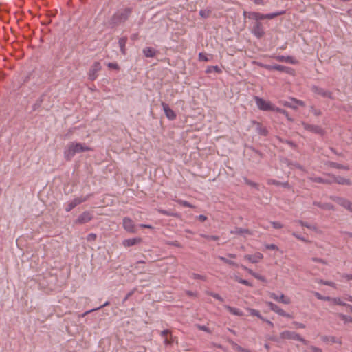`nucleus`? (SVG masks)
Wrapping results in <instances>:
<instances>
[{"instance_id": "obj_59", "label": "nucleus", "mask_w": 352, "mask_h": 352, "mask_svg": "<svg viewBox=\"0 0 352 352\" xmlns=\"http://www.w3.org/2000/svg\"><path fill=\"white\" fill-rule=\"evenodd\" d=\"M254 277L255 278L262 281V282H265L266 281V278L263 276H262V275H261V274H259L258 273H255V275H254Z\"/></svg>"}, {"instance_id": "obj_1", "label": "nucleus", "mask_w": 352, "mask_h": 352, "mask_svg": "<svg viewBox=\"0 0 352 352\" xmlns=\"http://www.w3.org/2000/svg\"><path fill=\"white\" fill-rule=\"evenodd\" d=\"M285 13V10L278 11L269 14H262L256 12H244L243 14L250 19L255 20L251 28V32L258 38H262L265 32L263 24L260 20L272 19Z\"/></svg>"}, {"instance_id": "obj_21", "label": "nucleus", "mask_w": 352, "mask_h": 352, "mask_svg": "<svg viewBox=\"0 0 352 352\" xmlns=\"http://www.w3.org/2000/svg\"><path fill=\"white\" fill-rule=\"evenodd\" d=\"M309 179L313 182L319 183V184H331L333 183L331 179H323L320 177H310Z\"/></svg>"}, {"instance_id": "obj_63", "label": "nucleus", "mask_w": 352, "mask_h": 352, "mask_svg": "<svg viewBox=\"0 0 352 352\" xmlns=\"http://www.w3.org/2000/svg\"><path fill=\"white\" fill-rule=\"evenodd\" d=\"M312 260L314 262L320 263H322V264H327V262L324 260H323L322 258H320L314 257V258H312Z\"/></svg>"}, {"instance_id": "obj_5", "label": "nucleus", "mask_w": 352, "mask_h": 352, "mask_svg": "<svg viewBox=\"0 0 352 352\" xmlns=\"http://www.w3.org/2000/svg\"><path fill=\"white\" fill-rule=\"evenodd\" d=\"M330 199L352 213V202L349 199L338 196H331Z\"/></svg>"}, {"instance_id": "obj_12", "label": "nucleus", "mask_w": 352, "mask_h": 352, "mask_svg": "<svg viewBox=\"0 0 352 352\" xmlns=\"http://www.w3.org/2000/svg\"><path fill=\"white\" fill-rule=\"evenodd\" d=\"M122 226L124 229L130 233H135L137 232L133 221L129 217H124L122 220Z\"/></svg>"}, {"instance_id": "obj_60", "label": "nucleus", "mask_w": 352, "mask_h": 352, "mask_svg": "<svg viewBox=\"0 0 352 352\" xmlns=\"http://www.w3.org/2000/svg\"><path fill=\"white\" fill-rule=\"evenodd\" d=\"M293 324L297 328H301V329L305 328V325L303 323L298 322L296 321L293 322Z\"/></svg>"}, {"instance_id": "obj_43", "label": "nucleus", "mask_w": 352, "mask_h": 352, "mask_svg": "<svg viewBox=\"0 0 352 352\" xmlns=\"http://www.w3.org/2000/svg\"><path fill=\"white\" fill-rule=\"evenodd\" d=\"M314 296L318 300H331V298L329 296H323L319 292H314Z\"/></svg>"}, {"instance_id": "obj_35", "label": "nucleus", "mask_w": 352, "mask_h": 352, "mask_svg": "<svg viewBox=\"0 0 352 352\" xmlns=\"http://www.w3.org/2000/svg\"><path fill=\"white\" fill-rule=\"evenodd\" d=\"M109 305V302L107 301L102 305H101V306H100V307H98L97 308H94V309H92L91 310L85 311V313H83L82 314V317H84V316H87V314H90V313H91V312H93L94 311L99 310V309H100L101 308H102L104 307L108 306Z\"/></svg>"}, {"instance_id": "obj_50", "label": "nucleus", "mask_w": 352, "mask_h": 352, "mask_svg": "<svg viewBox=\"0 0 352 352\" xmlns=\"http://www.w3.org/2000/svg\"><path fill=\"white\" fill-rule=\"evenodd\" d=\"M241 267L245 271H246L248 274H250V275H252V276H254L255 275V273L252 270L247 267L246 266L243 265H241Z\"/></svg>"}, {"instance_id": "obj_23", "label": "nucleus", "mask_w": 352, "mask_h": 352, "mask_svg": "<svg viewBox=\"0 0 352 352\" xmlns=\"http://www.w3.org/2000/svg\"><path fill=\"white\" fill-rule=\"evenodd\" d=\"M157 51L153 47H146L143 49V54L147 58H153L155 56Z\"/></svg>"}, {"instance_id": "obj_19", "label": "nucleus", "mask_w": 352, "mask_h": 352, "mask_svg": "<svg viewBox=\"0 0 352 352\" xmlns=\"http://www.w3.org/2000/svg\"><path fill=\"white\" fill-rule=\"evenodd\" d=\"M329 175L332 178V181H333V183L336 182L338 184L347 186H350L352 184V182L349 179H346L341 176H335L333 175Z\"/></svg>"}, {"instance_id": "obj_6", "label": "nucleus", "mask_w": 352, "mask_h": 352, "mask_svg": "<svg viewBox=\"0 0 352 352\" xmlns=\"http://www.w3.org/2000/svg\"><path fill=\"white\" fill-rule=\"evenodd\" d=\"M254 101L257 107L261 110L265 111H271L272 109L273 104L270 101L265 100L259 96H254Z\"/></svg>"}, {"instance_id": "obj_14", "label": "nucleus", "mask_w": 352, "mask_h": 352, "mask_svg": "<svg viewBox=\"0 0 352 352\" xmlns=\"http://www.w3.org/2000/svg\"><path fill=\"white\" fill-rule=\"evenodd\" d=\"M267 305L268 307L275 313L278 314L280 316H282L283 317L286 318H292L291 315L285 312L283 309H281L279 306L274 304L272 302H267Z\"/></svg>"}, {"instance_id": "obj_58", "label": "nucleus", "mask_w": 352, "mask_h": 352, "mask_svg": "<svg viewBox=\"0 0 352 352\" xmlns=\"http://www.w3.org/2000/svg\"><path fill=\"white\" fill-rule=\"evenodd\" d=\"M292 235L294 237H296V239H299V240H300V241H302L303 242H307V240L305 238L301 236L300 235H299L296 232H292Z\"/></svg>"}, {"instance_id": "obj_55", "label": "nucleus", "mask_w": 352, "mask_h": 352, "mask_svg": "<svg viewBox=\"0 0 352 352\" xmlns=\"http://www.w3.org/2000/svg\"><path fill=\"white\" fill-rule=\"evenodd\" d=\"M232 345L233 349H234L236 351H237V352H241V350H242V349H243V347H242V346H241L240 345H239L238 344H236V343H235V342H232Z\"/></svg>"}, {"instance_id": "obj_8", "label": "nucleus", "mask_w": 352, "mask_h": 352, "mask_svg": "<svg viewBox=\"0 0 352 352\" xmlns=\"http://www.w3.org/2000/svg\"><path fill=\"white\" fill-rule=\"evenodd\" d=\"M94 218L93 214L89 211H85L74 221L75 225H82L91 221Z\"/></svg>"}, {"instance_id": "obj_44", "label": "nucleus", "mask_w": 352, "mask_h": 352, "mask_svg": "<svg viewBox=\"0 0 352 352\" xmlns=\"http://www.w3.org/2000/svg\"><path fill=\"white\" fill-rule=\"evenodd\" d=\"M202 237L205 238L207 240L210 241H218L219 237L217 236H213V235H206V234H201Z\"/></svg>"}, {"instance_id": "obj_45", "label": "nucleus", "mask_w": 352, "mask_h": 352, "mask_svg": "<svg viewBox=\"0 0 352 352\" xmlns=\"http://www.w3.org/2000/svg\"><path fill=\"white\" fill-rule=\"evenodd\" d=\"M271 111H275L281 114L286 113V110L277 107L274 104H273Z\"/></svg>"}, {"instance_id": "obj_2", "label": "nucleus", "mask_w": 352, "mask_h": 352, "mask_svg": "<svg viewBox=\"0 0 352 352\" xmlns=\"http://www.w3.org/2000/svg\"><path fill=\"white\" fill-rule=\"evenodd\" d=\"M91 151L93 149L85 144L72 142L68 144L65 148L64 157L67 161H70L76 154Z\"/></svg>"}, {"instance_id": "obj_38", "label": "nucleus", "mask_w": 352, "mask_h": 352, "mask_svg": "<svg viewBox=\"0 0 352 352\" xmlns=\"http://www.w3.org/2000/svg\"><path fill=\"white\" fill-rule=\"evenodd\" d=\"M212 72L219 74L221 72V69L217 65H215V66L208 67L206 71V73H210Z\"/></svg>"}, {"instance_id": "obj_20", "label": "nucleus", "mask_w": 352, "mask_h": 352, "mask_svg": "<svg viewBox=\"0 0 352 352\" xmlns=\"http://www.w3.org/2000/svg\"><path fill=\"white\" fill-rule=\"evenodd\" d=\"M142 241L141 238H133L125 239L122 241V245L126 247H131L140 243Z\"/></svg>"}, {"instance_id": "obj_10", "label": "nucleus", "mask_w": 352, "mask_h": 352, "mask_svg": "<svg viewBox=\"0 0 352 352\" xmlns=\"http://www.w3.org/2000/svg\"><path fill=\"white\" fill-rule=\"evenodd\" d=\"M301 124L306 131H308L313 133L318 134V135H323L324 133V129L318 125L310 124L305 122H302Z\"/></svg>"}, {"instance_id": "obj_37", "label": "nucleus", "mask_w": 352, "mask_h": 352, "mask_svg": "<svg viewBox=\"0 0 352 352\" xmlns=\"http://www.w3.org/2000/svg\"><path fill=\"white\" fill-rule=\"evenodd\" d=\"M334 304L336 305H341V306H344V307H347V303L344 302L341 298H331V300Z\"/></svg>"}, {"instance_id": "obj_41", "label": "nucleus", "mask_w": 352, "mask_h": 352, "mask_svg": "<svg viewBox=\"0 0 352 352\" xmlns=\"http://www.w3.org/2000/svg\"><path fill=\"white\" fill-rule=\"evenodd\" d=\"M310 111L314 113L316 116H320L322 115V111L320 109L316 108L314 105L310 107Z\"/></svg>"}, {"instance_id": "obj_24", "label": "nucleus", "mask_w": 352, "mask_h": 352, "mask_svg": "<svg viewBox=\"0 0 352 352\" xmlns=\"http://www.w3.org/2000/svg\"><path fill=\"white\" fill-rule=\"evenodd\" d=\"M230 234H240V235L246 234L252 235V232L248 229H245V228H236L234 230L230 231Z\"/></svg>"}, {"instance_id": "obj_18", "label": "nucleus", "mask_w": 352, "mask_h": 352, "mask_svg": "<svg viewBox=\"0 0 352 352\" xmlns=\"http://www.w3.org/2000/svg\"><path fill=\"white\" fill-rule=\"evenodd\" d=\"M162 106L164 110V112L167 117L168 119L170 120H173L176 118V114L169 107L168 104L162 102Z\"/></svg>"}, {"instance_id": "obj_17", "label": "nucleus", "mask_w": 352, "mask_h": 352, "mask_svg": "<svg viewBox=\"0 0 352 352\" xmlns=\"http://www.w3.org/2000/svg\"><path fill=\"white\" fill-rule=\"evenodd\" d=\"M270 296L277 302L288 305L291 302V300L289 297L285 296L283 294H281L279 296L274 292L270 293Z\"/></svg>"}, {"instance_id": "obj_57", "label": "nucleus", "mask_w": 352, "mask_h": 352, "mask_svg": "<svg viewBox=\"0 0 352 352\" xmlns=\"http://www.w3.org/2000/svg\"><path fill=\"white\" fill-rule=\"evenodd\" d=\"M197 327L198 328V329H199L201 331H206L208 333L210 332L209 328L205 325L197 324Z\"/></svg>"}, {"instance_id": "obj_62", "label": "nucleus", "mask_w": 352, "mask_h": 352, "mask_svg": "<svg viewBox=\"0 0 352 352\" xmlns=\"http://www.w3.org/2000/svg\"><path fill=\"white\" fill-rule=\"evenodd\" d=\"M199 59L200 60H203V61H208V58H207L206 55L204 54V53H199Z\"/></svg>"}, {"instance_id": "obj_26", "label": "nucleus", "mask_w": 352, "mask_h": 352, "mask_svg": "<svg viewBox=\"0 0 352 352\" xmlns=\"http://www.w3.org/2000/svg\"><path fill=\"white\" fill-rule=\"evenodd\" d=\"M254 124H256V131L258 133L261 135L267 136L268 134V131L266 127L263 126V125L258 122H254Z\"/></svg>"}, {"instance_id": "obj_47", "label": "nucleus", "mask_w": 352, "mask_h": 352, "mask_svg": "<svg viewBox=\"0 0 352 352\" xmlns=\"http://www.w3.org/2000/svg\"><path fill=\"white\" fill-rule=\"evenodd\" d=\"M244 181H245V183L250 186H252V187H254V188H256L258 186V184L250 179H248V178H244Z\"/></svg>"}, {"instance_id": "obj_48", "label": "nucleus", "mask_w": 352, "mask_h": 352, "mask_svg": "<svg viewBox=\"0 0 352 352\" xmlns=\"http://www.w3.org/2000/svg\"><path fill=\"white\" fill-rule=\"evenodd\" d=\"M320 283L322 285L330 286V287H336V285L335 283L331 282V281H329V280H321Z\"/></svg>"}, {"instance_id": "obj_16", "label": "nucleus", "mask_w": 352, "mask_h": 352, "mask_svg": "<svg viewBox=\"0 0 352 352\" xmlns=\"http://www.w3.org/2000/svg\"><path fill=\"white\" fill-rule=\"evenodd\" d=\"M244 258L252 263H257L263 258V255L261 252H256L254 254H245Z\"/></svg>"}, {"instance_id": "obj_46", "label": "nucleus", "mask_w": 352, "mask_h": 352, "mask_svg": "<svg viewBox=\"0 0 352 352\" xmlns=\"http://www.w3.org/2000/svg\"><path fill=\"white\" fill-rule=\"evenodd\" d=\"M107 67L109 69H116V70H119L120 69V66L116 63H109L107 64Z\"/></svg>"}, {"instance_id": "obj_22", "label": "nucleus", "mask_w": 352, "mask_h": 352, "mask_svg": "<svg viewBox=\"0 0 352 352\" xmlns=\"http://www.w3.org/2000/svg\"><path fill=\"white\" fill-rule=\"evenodd\" d=\"M127 41H128V38L126 36L120 38L119 41H118V45L120 47V50L122 54H123V55H126V45Z\"/></svg>"}, {"instance_id": "obj_33", "label": "nucleus", "mask_w": 352, "mask_h": 352, "mask_svg": "<svg viewBox=\"0 0 352 352\" xmlns=\"http://www.w3.org/2000/svg\"><path fill=\"white\" fill-rule=\"evenodd\" d=\"M157 212L161 214L168 216V217H176L178 216V214L177 213L171 212L170 211H168V210H164L162 208L157 209Z\"/></svg>"}, {"instance_id": "obj_25", "label": "nucleus", "mask_w": 352, "mask_h": 352, "mask_svg": "<svg viewBox=\"0 0 352 352\" xmlns=\"http://www.w3.org/2000/svg\"><path fill=\"white\" fill-rule=\"evenodd\" d=\"M225 307L232 315L238 316H243L244 315L243 312L238 308L233 307L229 305H226Z\"/></svg>"}, {"instance_id": "obj_3", "label": "nucleus", "mask_w": 352, "mask_h": 352, "mask_svg": "<svg viewBox=\"0 0 352 352\" xmlns=\"http://www.w3.org/2000/svg\"><path fill=\"white\" fill-rule=\"evenodd\" d=\"M133 12V8L126 7L116 12L110 19L112 26H118L126 22Z\"/></svg>"}, {"instance_id": "obj_53", "label": "nucleus", "mask_w": 352, "mask_h": 352, "mask_svg": "<svg viewBox=\"0 0 352 352\" xmlns=\"http://www.w3.org/2000/svg\"><path fill=\"white\" fill-rule=\"evenodd\" d=\"M96 238H97V235L96 234L91 233L87 235V240L88 241H96Z\"/></svg>"}, {"instance_id": "obj_4", "label": "nucleus", "mask_w": 352, "mask_h": 352, "mask_svg": "<svg viewBox=\"0 0 352 352\" xmlns=\"http://www.w3.org/2000/svg\"><path fill=\"white\" fill-rule=\"evenodd\" d=\"M280 337L283 340H294L300 341L305 344H307V341L295 331H284L280 333Z\"/></svg>"}, {"instance_id": "obj_15", "label": "nucleus", "mask_w": 352, "mask_h": 352, "mask_svg": "<svg viewBox=\"0 0 352 352\" xmlns=\"http://www.w3.org/2000/svg\"><path fill=\"white\" fill-rule=\"evenodd\" d=\"M290 100H291V101H292V102H288V101H285L283 103V105L285 107H289V108H291V109H294V110H296L298 109L297 105H299L300 107H305V103L302 100H298V99L295 98H291Z\"/></svg>"}, {"instance_id": "obj_36", "label": "nucleus", "mask_w": 352, "mask_h": 352, "mask_svg": "<svg viewBox=\"0 0 352 352\" xmlns=\"http://www.w3.org/2000/svg\"><path fill=\"white\" fill-rule=\"evenodd\" d=\"M248 311L251 316H256L258 318L261 319L262 320H264V318L261 315L259 311L251 308L248 309Z\"/></svg>"}, {"instance_id": "obj_56", "label": "nucleus", "mask_w": 352, "mask_h": 352, "mask_svg": "<svg viewBox=\"0 0 352 352\" xmlns=\"http://www.w3.org/2000/svg\"><path fill=\"white\" fill-rule=\"evenodd\" d=\"M265 248L267 250H278V248L275 244H266Z\"/></svg>"}, {"instance_id": "obj_42", "label": "nucleus", "mask_w": 352, "mask_h": 352, "mask_svg": "<svg viewBox=\"0 0 352 352\" xmlns=\"http://www.w3.org/2000/svg\"><path fill=\"white\" fill-rule=\"evenodd\" d=\"M258 65H260L261 67H262L269 71L275 70V67H276V65H268V64L259 63Z\"/></svg>"}, {"instance_id": "obj_7", "label": "nucleus", "mask_w": 352, "mask_h": 352, "mask_svg": "<svg viewBox=\"0 0 352 352\" xmlns=\"http://www.w3.org/2000/svg\"><path fill=\"white\" fill-rule=\"evenodd\" d=\"M91 196V195H88L87 196H81L79 197L74 198L72 201L69 202L65 207L66 212H70L73 208H74L78 205L85 202Z\"/></svg>"}, {"instance_id": "obj_40", "label": "nucleus", "mask_w": 352, "mask_h": 352, "mask_svg": "<svg viewBox=\"0 0 352 352\" xmlns=\"http://www.w3.org/2000/svg\"><path fill=\"white\" fill-rule=\"evenodd\" d=\"M290 69L286 66L281 65H276L275 70L288 73Z\"/></svg>"}, {"instance_id": "obj_39", "label": "nucleus", "mask_w": 352, "mask_h": 352, "mask_svg": "<svg viewBox=\"0 0 352 352\" xmlns=\"http://www.w3.org/2000/svg\"><path fill=\"white\" fill-rule=\"evenodd\" d=\"M211 14V11L210 10H201L199 11V15L202 17V18H208L210 17Z\"/></svg>"}, {"instance_id": "obj_64", "label": "nucleus", "mask_w": 352, "mask_h": 352, "mask_svg": "<svg viewBox=\"0 0 352 352\" xmlns=\"http://www.w3.org/2000/svg\"><path fill=\"white\" fill-rule=\"evenodd\" d=\"M311 349L312 352H322V349L314 346H312Z\"/></svg>"}, {"instance_id": "obj_49", "label": "nucleus", "mask_w": 352, "mask_h": 352, "mask_svg": "<svg viewBox=\"0 0 352 352\" xmlns=\"http://www.w3.org/2000/svg\"><path fill=\"white\" fill-rule=\"evenodd\" d=\"M271 224L272 225L273 228L275 229H280L283 227V225L278 221H272Z\"/></svg>"}, {"instance_id": "obj_30", "label": "nucleus", "mask_w": 352, "mask_h": 352, "mask_svg": "<svg viewBox=\"0 0 352 352\" xmlns=\"http://www.w3.org/2000/svg\"><path fill=\"white\" fill-rule=\"evenodd\" d=\"M329 166L331 167L335 168H337V169H344V170H349V166H344V165L340 164L337 163V162H330L329 163Z\"/></svg>"}, {"instance_id": "obj_27", "label": "nucleus", "mask_w": 352, "mask_h": 352, "mask_svg": "<svg viewBox=\"0 0 352 352\" xmlns=\"http://www.w3.org/2000/svg\"><path fill=\"white\" fill-rule=\"evenodd\" d=\"M314 205L324 210H331L334 209L333 206L329 203L322 204L320 202L314 201Z\"/></svg>"}, {"instance_id": "obj_51", "label": "nucleus", "mask_w": 352, "mask_h": 352, "mask_svg": "<svg viewBox=\"0 0 352 352\" xmlns=\"http://www.w3.org/2000/svg\"><path fill=\"white\" fill-rule=\"evenodd\" d=\"M267 184L270 185L280 186L281 182L276 179H270L267 180Z\"/></svg>"}, {"instance_id": "obj_13", "label": "nucleus", "mask_w": 352, "mask_h": 352, "mask_svg": "<svg viewBox=\"0 0 352 352\" xmlns=\"http://www.w3.org/2000/svg\"><path fill=\"white\" fill-rule=\"evenodd\" d=\"M160 336L164 339V344L166 346H170L174 342V338L170 330L164 329L162 331Z\"/></svg>"}, {"instance_id": "obj_11", "label": "nucleus", "mask_w": 352, "mask_h": 352, "mask_svg": "<svg viewBox=\"0 0 352 352\" xmlns=\"http://www.w3.org/2000/svg\"><path fill=\"white\" fill-rule=\"evenodd\" d=\"M102 69L99 62H95L90 67L88 76L89 79L91 81L95 80L98 77V72Z\"/></svg>"}, {"instance_id": "obj_34", "label": "nucleus", "mask_w": 352, "mask_h": 352, "mask_svg": "<svg viewBox=\"0 0 352 352\" xmlns=\"http://www.w3.org/2000/svg\"><path fill=\"white\" fill-rule=\"evenodd\" d=\"M218 258L219 260H221V261H223V263H226V264H228L230 265H232V266H236V267H238V264L236 263H235L234 261H232V260H230V259H228L223 256H218Z\"/></svg>"}, {"instance_id": "obj_32", "label": "nucleus", "mask_w": 352, "mask_h": 352, "mask_svg": "<svg viewBox=\"0 0 352 352\" xmlns=\"http://www.w3.org/2000/svg\"><path fill=\"white\" fill-rule=\"evenodd\" d=\"M173 200L175 201H176L178 204H179L180 206H182L184 207L190 208H195V206L193 205H192L191 204H190L187 201H184V200H182V199H173Z\"/></svg>"}, {"instance_id": "obj_29", "label": "nucleus", "mask_w": 352, "mask_h": 352, "mask_svg": "<svg viewBox=\"0 0 352 352\" xmlns=\"http://www.w3.org/2000/svg\"><path fill=\"white\" fill-rule=\"evenodd\" d=\"M276 60L280 62H286L294 64L295 62L294 61V58L292 56H276Z\"/></svg>"}, {"instance_id": "obj_54", "label": "nucleus", "mask_w": 352, "mask_h": 352, "mask_svg": "<svg viewBox=\"0 0 352 352\" xmlns=\"http://www.w3.org/2000/svg\"><path fill=\"white\" fill-rule=\"evenodd\" d=\"M210 295L221 302L223 301V298L219 294L210 292Z\"/></svg>"}, {"instance_id": "obj_52", "label": "nucleus", "mask_w": 352, "mask_h": 352, "mask_svg": "<svg viewBox=\"0 0 352 352\" xmlns=\"http://www.w3.org/2000/svg\"><path fill=\"white\" fill-rule=\"evenodd\" d=\"M191 277L194 279H200L204 280L206 279L204 276L196 273H192Z\"/></svg>"}, {"instance_id": "obj_31", "label": "nucleus", "mask_w": 352, "mask_h": 352, "mask_svg": "<svg viewBox=\"0 0 352 352\" xmlns=\"http://www.w3.org/2000/svg\"><path fill=\"white\" fill-rule=\"evenodd\" d=\"M44 97H45V95L43 94V95L41 96V97L36 101V102L32 106L33 111H36L38 108L41 107V106L44 100Z\"/></svg>"}, {"instance_id": "obj_28", "label": "nucleus", "mask_w": 352, "mask_h": 352, "mask_svg": "<svg viewBox=\"0 0 352 352\" xmlns=\"http://www.w3.org/2000/svg\"><path fill=\"white\" fill-rule=\"evenodd\" d=\"M337 316L342 320L345 324L352 323V317L341 313L337 314Z\"/></svg>"}, {"instance_id": "obj_9", "label": "nucleus", "mask_w": 352, "mask_h": 352, "mask_svg": "<svg viewBox=\"0 0 352 352\" xmlns=\"http://www.w3.org/2000/svg\"><path fill=\"white\" fill-rule=\"evenodd\" d=\"M311 90L314 94L319 95L323 98L333 99V93L329 90L324 89V88L320 87L317 85H312L311 87Z\"/></svg>"}, {"instance_id": "obj_61", "label": "nucleus", "mask_w": 352, "mask_h": 352, "mask_svg": "<svg viewBox=\"0 0 352 352\" xmlns=\"http://www.w3.org/2000/svg\"><path fill=\"white\" fill-rule=\"evenodd\" d=\"M298 223H299L300 226H303V227H306L307 228H311V225L309 224L307 222H305L303 221H301V220H298L296 221Z\"/></svg>"}]
</instances>
